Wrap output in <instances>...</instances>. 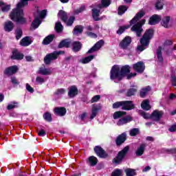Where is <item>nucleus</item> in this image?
<instances>
[{"label": "nucleus", "instance_id": "nucleus-54", "mask_svg": "<svg viewBox=\"0 0 176 176\" xmlns=\"http://www.w3.org/2000/svg\"><path fill=\"white\" fill-rule=\"evenodd\" d=\"M22 35H23V32L20 29H17L16 31V38L17 41H19V39L21 38Z\"/></svg>", "mask_w": 176, "mask_h": 176}, {"label": "nucleus", "instance_id": "nucleus-44", "mask_svg": "<svg viewBox=\"0 0 176 176\" xmlns=\"http://www.w3.org/2000/svg\"><path fill=\"white\" fill-rule=\"evenodd\" d=\"M111 5V0H102V5L99 6V9L101 8H108Z\"/></svg>", "mask_w": 176, "mask_h": 176}, {"label": "nucleus", "instance_id": "nucleus-60", "mask_svg": "<svg viewBox=\"0 0 176 176\" xmlns=\"http://www.w3.org/2000/svg\"><path fill=\"white\" fill-rule=\"evenodd\" d=\"M168 131H170V133L175 132L176 131V124L171 125L168 129Z\"/></svg>", "mask_w": 176, "mask_h": 176}, {"label": "nucleus", "instance_id": "nucleus-28", "mask_svg": "<svg viewBox=\"0 0 176 176\" xmlns=\"http://www.w3.org/2000/svg\"><path fill=\"white\" fill-rule=\"evenodd\" d=\"M124 141H126V133H123L122 134L120 135L117 138L116 142L117 145H122Z\"/></svg>", "mask_w": 176, "mask_h": 176}, {"label": "nucleus", "instance_id": "nucleus-39", "mask_svg": "<svg viewBox=\"0 0 176 176\" xmlns=\"http://www.w3.org/2000/svg\"><path fill=\"white\" fill-rule=\"evenodd\" d=\"M129 134L131 137H135L140 134V129L138 128H134L130 130Z\"/></svg>", "mask_w": 176, "mask_h": 176}, {"label": "nucleus", "instance_id": "nucleus-64", "mask_svg": "<svg viewBox=\"0 0 176 176\" xmlns=\"http://www.w3.org/2000/svg\"><path fill=\"white\" fill-rule=\"evenodd\" d=\"M172 85H173V86H176V77L175 76L172 77Z\"/></svg>", "mask_w": 176, "mask_h": 176}, {"label": "nucleus", "instance_id": "nucleus-18", "mask_svg": "<svg viewBox=\"0 0 176 176\" xmlns=\"http://www.w3.org/2000/svg\"><path fill=\"white\" fill-rule=\"evenodd\" d=\"M54 111L55 115L58 116H65V113H67V109L65 107H56Z\"/></svg>", "mask_w": 176, "mask_h": 176}, {"label": "nucleus", "instance_id": "nucleus-5", "mask_svg": "<svg viewBox=\"0 0 176 176\" xmlns=\"http://www.w3.org/2000/svg\"><path fill=\"white\" fill-rule=\"evenodd\" d=\"M58 17L61 19L62 21H64L66 25L68 27H71L72 24H74V21H75V17L74 16H70L68 19V15L67 14V12L63 10H60L58 14Z\"/></svg>", "mask_w": 176, "mask_h": 176}, {"label": "nucleus", "instance_id": "nucleus-1", "mask_svg": "<svg viewBox=\"0 0 176 176\" xmlns=\"http://www.w3.org/2000/svg\"><path fill=\"white\" fill-rule=\"evenodd\" d=\"M28 1L31 0H21L19 3H18V4L16 5V8L13 10L10 14L11 20H12L13 21H16V23H20L21 24L25 23V19L23 17V16L24 15L23 12V8L28 5Z\"/></svg>", "mask_w": 176, "mask_h": 176}, {"label": "nucleus", "instance_id": "nucleus-25", "mask_svg": "<svg viewBox=\"0 0 176 176\" xmlns=\"http://www.w3.org/2000/svg\"><path fill=\"white\" fill-rule=\"evenodd\" d=\"M161 24L162 27H164V28H170V27H171V25H170V16L164 17Z\"/></svg>", "mask_w": 176, "mask_h": 176}, {"label": "nucleus", "instance_id": "nucleus-59", "mask_svg": "<svg viewBox=\"0 0 176 176\" xmlns=\"http://www.w3.org/2000/svg\"><path fill=\"white\" fill-rule=\"evenodd\" d=\"M38 135L40 137H45L46 135V132L43 129H41L38 131Z\"/></svg>", "mask_w": 176, "mask_h": 176}, {"label": "nucleus", "instance_id": "nucleus-26", "mask_svg": "<svg viewBox=\"0 0 176 176\" xmlns=\"http://www.w3.org/2000/svg\"><path fill=\"white\" fill-rule=\"evenodd\" d=\"M145 148H146V144H141L137 149L135 153L137 156H142L144 155V152H145Z\"/></svg>", "mask_w": 176, "mask_h": 176}, {"label": "nucleus", "instance_id": "nucleus-20", "mask_svg": "<svg viewBox=\"0 0 176 176\" xmlns=\"http://www.w3.org/2000/svg\"><path fill=\"white\" fill-rule=\"evenodd\" d=\"M160 20H162V16L156 14L153 15L150 18L148 24H150V25H155V24H157Z\"/></svg>", "mask_w": 176, "mask_h": 176}, {"label": "nucleus", "instance_id": "nucleus-13", "mask_svg": "<svg viewBox=\"0 0 176 176\" xmlns=\"http://www.w3.org/2000/svg\"><path fill=\"white\" fill-rule=\"evenodd\" d=\"M162 116H163V111L155 110L151 114V119L155 120V122H159L162 118Z\"/></svg>", "mask_w": 176, "mask_h": 176}, {"label": "nucleus", "instance_id": "nucleus-10", "mask_svg": "<svg viewBox=\"0 0 176 176\" xmlns=\"http://www.w3.org/2000/svg\"><path fill=\"white\" fill-rule=\"evenodd\" d=\"M133 68L134 71H136V72H138V74H142V72H144L145 70V65L143 62L140 61L135 64H133Z\"/></svg>", "mask_w": 176, "mask_h": 176}, {"label": "nucleus", "instance_id": "nucleus-53", "mask_svg": "<svg viewBox=\"0 0 176 176\" xmlns=\"http://www.w3.org/2000/svg\"><path fill=\"white\" fill-rule=\"evenodd\" d=\"M163 1H157L156 4H155V8L156 9H157L158 10H160L162 9H163Z\"/></svg>", "mask_w": 176, "mask_h": 176}, {"label": "nucleus", "instance_id": "nucleus-50", "mask_svg": "<svg viewBox=\"0 0 176 176\" xmlns=\"http://www.w3.org/2000/svg\"><path fill=\"white\" fill-rule=\"evenodd\" d=\"M65 89L63 88L58 89L55 92V96H62V94H65Z\"/></svg>", "mask_w": 176, "mask_h": 176}, {"label": "nucleus", "instance_id": "nucleus-12", "mask_svg": "<svg viewBox=\"0 0 176 176\" xmlns=\"http://www.w3.org/2000/svg\"><path fill=\"white\" fill-rule=\"evenodd\" d=\"M131 43V38L130 36H126L120 43L121 49H127Z\"/></svg>", "mask_w": 176, "mask_h": 176}, {"label": "nucleus", "instance_id": "nucleus-14", "mask_svg": "<svg viewBox=\"0 0 176 176\" xmlns=\"http://www.w3.org/2000/svg\"><path fill=\"white\" fill-rule=\"evenodd\" d=\"M122 109L125 111H130L134 109V104L131 101H122Z\"/></svg>", "mask_w": 176, "mask_h": 176}, {"label": "nucleus", "instance_id": "nucleus-40", "mask_svg": "<svg viewBox=\"0 0 176 176\" xmlns=\"http://www.w3.org/2000/svg\"><path fill=\"white\" fill-rule=\"evenodd\" d=\"M128 28H130V25L120 26L117 31V34L118 35H122V34H123L126 30H128Z\"/></svg>", "mask_w": 176, "mask_h": 176}, {"label": "nucleus", "instance_id": "nucleus-51", "mask_svg": "<svg viewBox=\"0 0 176 176\" xmlns=\"http://www.w3.org/2000/svg\"><path fill=\"white\" fill-rule=\"evenodd\" d=\"M43 118L45 119V120H47V122H50L52 120V114H50V113L49 112H46L43 115Z\"/></svg>", "mask_w": 176, "mask_h": 176}, {"label": "nucleus", "instance_id": "nucleus-35", "mask_svg": "<svg viewBox=\"0 0 176 176\" xmlns=\"http://www.w3.org/2000/svg\"><path fill=\"white\" fill-rule=\"evenodd\" d=\"M81 32H83V26H82V25H76L74 28L73 34L74 35H79V34H80Z\"/></svg>", "mask_w": 176, "mask_h": 176}, {"label": "nucleus", "instance_id": "nucleus-46", "mask_svg": "<svg viewBox=\"0 0 176 176\" xmlns=\"http://www.w3.org/2000/svg\"><path fill=\"white\" fill-rule=\"evenodd\" d=\"M124 172L126 174V176H134L135 175V170L131 168L125 169Z\"/></svg>", "mask_w": 176, "mask_h": 176}, {"label": "nucleus", "instance_id": "nucleus-56", "mask_svg": "<svg viewBox=\"0 0 176 176\" xmlns=\"http://www.w3.org/2000/svg\"><path fill=\"white\" fill-rule=\"evenodd\" d=\"M100 98H101V96L100 95H96L91 98V102H97L100 100Z\"/></svg>", "mask_w": 176, "mask_h": 176}, {"label": "nucleus", "instance_id": "nucleus-61", "mask_svg": "<svg viewBox=\"0 0 176 176\" xmlns=\"http://www.w3.org/2000/svg\"><path fill=\"white\" fill-rule=\"evenodd\" d=\"M26 89L30 93H34V88H32V86L30 85V84H28V83L26 84Z\"/></svg>", "mask_w": 176, "mask_h": 176}, {"label": "nucleus", "instance_id": "nucleus-11", "mask_svg": "<svg viewBox=\"0 0 176 176\" xmlns=\"http://www.w3.org/2000/svg\"><path fill=\"white\" fill-rule=\"evenodd\" d=\"M104 45V41L100 40L98 42H97L88 52L87 53L89 54L91 53H94V52H98V50H100L101 47H102V45Z\"/></svg>", "mask_w": 176, "mask_h": 176}, {"label": "nucleus", "instance_id": "nucleus-8", "mask_svg": "<svg viewBox=\"0 0 176 176\" xmlns=\"http://www.w3.org/2000/svg\"><path fill=\"white\" fill-rule=\"evenodd\" d=\"M145 19H142L140 22H138L131 28V31H134L137 34V36H141V32H142V25L145 24Z\"/></svg>", "mask_w": 176, "mask_h": 176}, {"label": "nucleus", "instance_id": "nucleus-32", "mask_svg": "<svg viewBox=\"0 0 176 176\" xmlns=\"http://www.w3.org/2000/svg\"><path fill=\"white\" fill-rule=\"evenodd\" d=\"M141 107L142 109H144V111H149V109H151V104H149V100H144L141 104Z\"/></svg>", "mask_w": 176, "mask_h": 176}, {"label": "nucleus", "instance_id": "nucleus-37", "mask_svg": "<svg viewBox=\"0 0 176 176\" xmlns=\"http://www.w3.org/2000/svg\"><path fill=\"white\" fill-rule=\"evenodd\" d=\"M93 58H94V55H91V56H87L85 58H83L80 61L82 64H87V63H90V61H91V60H93Z\"/></svg>", "mask_w": 176, "mask_h": 176}, {"label": "nucleus", "instance_id": "nucleus-31", "mask_svg": "<svg viewBox=\"0 0 176 176\" xmlns=\"http://www.w3.org/2000/svg\"><path fill=\"white\" fill-rule=\"evenodd\" d=\"M72 43H71V41L69 40H63L59 43L58 47L59 49H61L63 47H69V46H71Z\"/></svg>", "mask_w": 176, "mask_h": 176}, {"label": "nucleus", "instance_id": "nucleus-55", "mask_svg": "<svg viewBox=\"0 0 176 176\" xmlns=\"http://www.w3.org/2000/svg\"><path fill=\"white\" fill-rule=\"evenodd\" d=\"M17 102H13L11 104H8L7 107V109L10 110V109H13V108H16V105H17Z\"/></svg>", "mask_w": 176, "mask_h": 176}, {"label": "nucleus", "instance_id": "nucleus-48", "mask_svg": "<svg viewBox=\"0 0 176 176\" xmlns=\"http://www.w3.org/2000/svg\"><path fill=\"white\" fill-rule=\"evenodd\" d=\"M137 93V89L131 88L126 92L127 97H131V96H134Z\"/></svg>", "mask_w": 176, "mask_h": 176}, {"label": "nucleus", "instance_id": "nucleus-22", "mask_svg": "<svg viewBox=\"0 0 176 176\" xmlns=\"http://www.w3.org/2000/svg\"><path fill=\"white\" fill-rule=\"evenodd\" d=\"M32 43V40L28 36L22 38L20 41L21 46H30Z\"/></svg>", "mask_w": 176, "mask_h": 176}, {"label": "nucleus", "instance_id": "nucleus-4", "mask_svg": "<svg viewBox=\"0 0 176 176\" xmlns=\"http://www.w3.org/2000/svg\"><path fill=\"white\" fill-rule=\"evenodd\" d=\"M37 14L38 15H35V18L32 23V27L34 28V30L38 28V27L41 25V23H42L41 19H45V17H46V14H47V10H43L39 12V10L37 8Z\"/></svg>", "mask_w": 176, "mask_h": 176}, {"label": "nucleus", "instance_id": "nucleus-9", "mask_svg": "<svg viewBox=\"0 0 176 176\" xmlns=\"http://www.w3.org/2000/svg\"><path fill=\"white\" fill-rule=\"evenodd\" d=\"M173 45V42L170 40H167L164 42V45L162 47V50H164L166 53H170V52H173V50H175V47Z\"/></svg>", "mask_w": 176, "mask_h": 176}, {"label": "nucleus", "instance_id": "nucleus-41", "mask_svg": "<svg viewBox=\"0 0 176 176\" xmlns=\"http://www.w3.org/2000/svg\"><path fill=\"white\" fill-rule=\"evenodd\" d=\"M127 9L128 8L126 6H120L118 8V14H120V16H122V14H124V13L126 12Z\"/></svg>", "mask_w": 176, "mask_h": 176}, {"label": "nucleus", "instance_id": "nucleus-3", "mask_svg": "<svg viewBox=\"0 0 176 176\" xmlns=\"http://www.w3.org/2000/svg\"><path fill=\"white\" fill-rule=\"evenodd\" d=\"M152 36H153V30H147L140 39L141 45L138 46V50H139V52H144V50L146 49V46L149 45Z\"/></svg>", "mask_w": 176, "mask_h": 176}, {"label": "nucleus", "instance_id": "nucleus-49", "mask_svg": "<svg viewBox=\"0 0 176 176\" xmlns=\"http://www.w3.org/2000/svg\"><path fill=\"white\" fill-rule=\"evenodd\" d=\"M123 174V171L120 169H116L114 171L112 172L111 176H122Z\"/></svg>", "mask_w": 176, "mask_h": 176}, {"label": "nucleus", "instance_id": "nucleus-27", "mask_svg": "<svg viewBox=\"0 0 176 176\" xmlns=\"http://www.w3.org/2000/svg\"><path fill=\"white\" fill-rule=\"evenodd\" d=\"M11 58H12V60H23L24 55L17 51H14Z\"/></svg>", "mask_w": 176, "mask_h": 176}, {"label": "nucleus", "instance_id": "nucleus-6", "mask_svg": "<svg viewBox=\"0 0 176 176\" xmlns=\"http://www.w3.org/2000/svg\"><path fill=\"white\" fill-rule=\"evenodd\" d=\"M60 54H64V51L54 52L51 54H48L44 58V63L46 65H49L53 60H57V58Z\"/></svg>", "mask_w": 176, "mask_h": 176}, {"label": "nucleus", "instance_id": "nucleus-33", "mask_svg": "<svg viewBox=\"0 0 176 176\" xmlns=\"http://www.w3.org/2000/svg\"><path fill=\"white\" fill-rule=\"evenodd\" d=\"M54 39V34H50L45 37L43 41V45H49Z\"/></svg>", "mask_w": 176, "mask_h": 176}, {"label": "nucleus", "instance_id": "nucleus-62", "mask_svg": "<svg viewBox=\"0 0 176 176\" xmlns=\"http://www.w3.org/2000/svg\"><path fill=\"white\" fill-rule=\"evenodd\" d=\"M87 34L88 35V36H90V38H97V34L91 32H87Z\"/></svg>", "mask_w": 176, "mask_h": 176}, {"label": "nucleus", "instance_id": "nucleus-24", "mask_svg": "<svg viewBox=\"0 0 176 176\" xmlns=\"http://www.w3.org/2000/svg\"><path fill=\"white\" fill-rule=\"evenodd\" d=\"M14 25H13V22L8 21L4 24V30L6 32H10L13 30Z\"/></svg>", "mask_w": 176, "mask_h": 176}, {"label": "nucleus", "instance_id": "nucleus-16", "mask_svg": "<svg viewBox=\"0 0 176 176\" xmlns=\"http://www.w3.org/2000/svg\"><path fill=\"white\" fill-rule=\"evenodd\" d=\"M101 109V105L100 104H94L92 107V112L90 116V119L93 120L94 119L95 116H97V113H98V111H100Z\"/></svg>", "mask_w": 176, "mask_h": 176}, {"label": "nucleus", "instance_id": "nucleus-38", "mask_svg": "<svg viewBox=\"0 0 176 176\" xmlns=\"http://www.w3.org/2000/svg\"><path fill=\"white\" fill-rule=\"evenodd\" d=\"M98 162V160H97V157L94 156H91L89 157V163L90 166H96Z\"/></svg>", "mask_w": 176, "mask_h": 176}, {"label": "nucleus", "instance_id": "nucleus-42", "mask_svg": "<svg viewBox=\"0 0 176 176\" xmlns=\"http://www.w3.org/2000/svg\"><path fill=\"white\" fill-rule=\"evenodd\" d=\"M157 57L160 63H163V56H162V47H159L157 50Z\"/></svg>", "mask_w": 176, "mask_h": 176}, {"label": "nucleus", "instance_id": "nucleus-7", "mask_svg": "<svg viewBox=\"0 0 176 176\" xmlns=\"http://www.w3.org/2000/svg\"><path fill=\"white\" fill-rule=\"evenodd\" d=\"M127 152H129V146H126L124 148V149L118 153L117 157H116V158L113 160L114 163L119 164V163L123 160L124 156H126L127 154Z\"/></svg>", "mask_w": 176, "mask_h": 176}, {"label": "nucleus", "instance_id": "nucleus-21", "mask_svg": "<svg viewBox=\"0 0 176 176\" xmlns=\"http://www.w3.org/2000/svg\"><path fill=\"white\" fill-rule=\"evenodd\" d=\"M68 96L70 98H74L75 96H78V88L76 86H72L69 88Z\"/></svg>", "mask_w": 176, "mask_h": 176}, {"label": "nucleus", "instance_id": "nucleus-29", "mask_svg": "<svg viewBox=\"0 0 176 176\" xmlns=\"http://www.w3.org/2000/svg\"><path fill=\"white\" fill-rule=\"evenodd\" d=\"M129 122H131V117L126 116L122 119L119 120L117 124H118V126H123V124H126L129 123Z\"/></svg>", "mask_w": 176, "mask_h": 176}, {"label": "nucleus", "instance_id": "nucleus-2", "mask_svg": "<svg viewBox=\"0 0 176 176\" xmlns=\"http://www.w3.org/2000/svg\"><path fill=\"white\" fill-rule=\"evenodd\" d=\"M130 74V66L125 65L120 67L119 65H114L112 67L110 72V78L112 80H122L124 75Z\"/></svg>", "mask_w": 176, "mask_h": 176}, {"label": "nucleus", "instance_id": "nucleus-47", "mask_svg": "<svg viewBox=\"0 0 176 176\" xmlns=\"http://www.w3.org/2000/svg\"><path fill=\"white\" fill-rule=\"evenodd\" d=\"M63 25L61 24L60 22H57L55 25V30L56 31V32H61V31H63Z\"/></svg>", "mask_w": 176, "mask_h": 176}, {"label": "nucleus", "instance_id": "nucleus-52", "mask_svg": "<svg viewBox=\"0 0 176 176\" xmlns=\"http://www.w3.org/2000/svg\"><path fill=\"white\" fill-rule=\"evenodd\" d=\"M36 82L37 83V85H42V84L45 83V78H43L41 76H37L36 78Z\"/></svg>", "mask_w": 176, "mask_h": 176}, {"label": "nucleus", "instance_id": "nucleus-58", "mask_svg": "<svg viewBox=\"0 0 176 176\" xmlns=\"http://www.w3.org/2000/svg\"><path fill=\"white\" fill-rule=\"evenodd\" d=\"M141 116L144 118V119H149V118H151V116H150L148 113H146L145 111H142L140 113Z\"/></svg>", "mask_w": 176, "mask_h": 176}, {"label": "nucleus", "instance_id": "nucleus-23", "mask_svg": "<svg viewBox=\"0 0 176 176\" xmlns=\"http://www.w3.org/2000/svg\"><path fill=\"white\" fill-rule=\"evenodd\" d=\"M38 74L41 75L47 76L52 75V69L46 67H40L38 70Z\"/></svg>", "mask_w": 176, "mask_h": 176}, {"label": "nucleus", "instance_id": "nucleus-43", "mask_svg": "<svg viewBox=\"0 0 176 176\" xmlns=\"http://www.w3.org/2000/svg\"><path fill=\"white\" fill-rule=\"evenodd\" d=\"M124 115H126V112L124 111H116L113 114V119H119V118H122Z\"/></svg>", "mask_w": 176, "mask_h": 176}, {"label": "nucleus", "instance_id": "nucleus-15", "mask_svg": "<svg viewBox=\"0 0 176 176\" xmlns=\"http://www.w3.org/2000/svg\"><path fill=\"white\" fill-rule=\"evenodd\" d=\"M145 14V12L144 11H140L138 12V14L134 16V18L130 21V25H133V24H135L140 19H142V17H144Z\"/></svg>", "mask_w": 176, "mask_h": 176}, {"label": "nucleus", "instance_id": "nucleus-57", "mask_svg": "<svg viewBox=\"0 0 176 176\" xmlns=\"http://www.w3.org/2000/svg\"><path fill=\"white\" fill-rule=\"evenodd\" d=\"M122 101L121 102H116L113 104V108L116 109V108H120V107H122Z\"/></svg>", "mask_w": 176, "mask_h": 176}, {"label": "nucleus", "instance_id": "nucleus-63", "mask_svg": "<svg viewBox=\"0 0 176 176\" xmlns=\"http://www.w3.org/2000/svg\"><path fill=\"white\" fill-rule=\"evenodd\" d=\"M83 10H85V6H81L80 8H78L76 10V14H78L79 13H82V12H83Z\"/></svg>", "mask_w": 176, "mask_h": 176}, {"label": "nucleus", "instance_id": "nucleus-36", "mask_svg": "<svg viewBox=\"0 0 176 176\" xmlns=\"http://www.w3.org/2000/svg\"><path fill=\"white\" fill-rule=\"evenodd\" d=\"M0 8H1L2 12H9L10 10V5H6L2 1H0Z\"/></svg>", "mask_w": 176, "mask_h": 176}, {"label": "nucleus", "instance_id": "nucleus-34", "mask_svg": "<svg viewBox=\"0 0 176 176\" xmlns=\"http://www.w3.org/2000/svg\"><path fill=\"white\" fill-rule=\"evenodd\" d=\"M100 9H97V8H94L92 10V16L93 18L94 19V20H96V21H98V16H100Z\"/></svg>", "mask_w": 176, "mask_h": 176}, {"label": "nucleus", "instance_id": "nucleus-30", "mask_svg": "<svg viewBox=\"0 0 176 176\" xmlns=\"http://www.w3.org/2000/svg\"><path fill=\"white\" fill-rule=\"evenodd\" d=\"M72 50L73 52H77L82 49V44L79 41H74L72 43Z\"/></svg>", "mask_w": 176, "mask_h": 176}, {"label": "nucleus", "instance_id": "nucleus-45", "mask_svg": "<svg viewBox=\"0 0 176 176\" xmlns=\"http://www.w3.org/2000/svg\"><path fill=\"white\" fill-rule=\"evenodd\" d=\"M149 90H151V87H147L146 88H143L141 91H140V97H145V96H146L147 93L149 91Z\"/></svg>", "mask_w": 176, "mask_h": 176}, {"label": "nucleus", "instance_id": "nucleus-17", "mask_svg": "<svg viewBox=\"0 0 176 176\" xmlns=\"http://www.w3.org/2000/svg\"><path fill=\"white\" fill-rule=\"evenodd\" d=\"M19 68H17V66H11L4 71V74L6 75H8L10 76V75H13L14 74H16Z\"/></svg>", "mask_w": 176, "mask_h": 176}, {"label": "nucleus", "instance_id": "nucleus-19", "mask_svg": "<svg viewBox=\"0 0 176 176\" xmlns=\"http://www.w3.org/2000/svg\"><path fill=\"white\" fill-rule=\"evenodd\" d=\"M94 151L96 155L99 156V157H107V153H105L104 149H102V148H101L100 146H96L94 148Z\"/></svg>", "mask_w": 176, "mask_h": 176}]
</instances>
